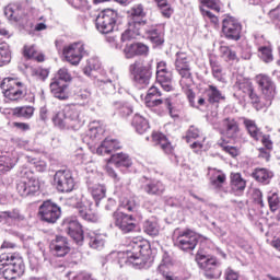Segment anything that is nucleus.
Segmentation results:
<instances>
[{
    "instance_id": "9",
    "label": "nucleus",
    "mask_w": 280,
    "mask_h": 280,
    "mask_svg": "<svg viewBox=\"0 0 280 280\" xmlns=\"http://www.w3.org/2000/svg\"><path fill=\"white\" fill-rule=\"evenodd\" d=\"M1 91L4 97H7V100H11V102H16V100H23V97H25V94L27 93L25 84L14 78H4L2 80Z\"/></svg>"
},
{
    "instance_id": "44",
    "label": "nucleus",
    "mask_w": 280,
    "mask_h": 280,
    "mask_svg": "<svg viewBox=\"0 0 280 280\" xmlns=\"http://www.w3.org/2000/svg\"><path fill=\"white\" fill-rule=\"evenodd\" d=\"M210 67L212 70V75L218 82H224V77L222 75V66L218 60L210 58Z\"/></svg>"
},
{
    "instance_id": "21",
    "label": "nucleus",
    "mask_w": 280,
    "mask_h": 280,
    "mask_svg": "<svg viewBox=\"0 0 280 280\" xmlns=\"http://www.w3.org/2000/svg\"><path fill=\"white\" fill-rule=\"evenodd\" d=\"M50 250L55 257H66L71 250L69 240H67L65 236H56L50 242Z\"/></svg>"
},
{
    "instance_id": "40",
    "label": "nucleus",
    "mask_w": 280,
    "mask_h": 280,
    "mask_svg": "<svg viewBox=\"0 0 280 280\" xmlns=\"http://www.w3.org/2000/svg\"><path fill=\"white\" fill-rule=\"evenodd\" d=\"M143 38H150L151 43H154L155 45H163V35L159 33V30H156V26L150 25L147 33L144 34Z\"/></svg>"
},
{
    "instance_id": "29",
    "label": "nucleus",
    "mask_w": 280,
    "mask_h": 280,
    "mask_svg": "<svg viewBox=\"0 0 280 280\" xmlns=\"http://www.w3.org/2000/svg\"><path fill=\"white\" fill-rule=\"evenodd\" d=\"M86 240L90 248H93L94 250H102L106 244V238H104V235L95 232L88 233Z\"/></svg>"
},
{
    "instance_id": "10",
    "label": "nucleus",
    "mask_w": 280,
    "mask_h": 280,
    "mask_svg": "<svg viewBox=\"0 0 280 280\" xmlns=\"http://www.w3.org/2000/svg\"><path fill=\"white\" fill-rule=\"evenodd\" d=\"M117 19H119V14L113 9L101 11L96 18V30L101 34H110L117 25Z\"/></svg>"
},
{
    "instance_id": "24",
    "label": "nucleus",
    "mask_w": 280,
    "mask_h": 280,
    "mask_svg": "<svg viewBox=\"0 0 280 280\" xmlns=\"http://www.w3.org/2000/svg\"><path fill=\"white\" fill-rule=\"evenodd\" d=\"M77 210L82 220H85L86 222H100V214L91 209V203H89L88 206L83 203H78Z\"/></svg>"
},
{
    "instance_id": "55",
    "label": "nucleus",
    "mask_w": 280,
    "mask_h": 280,
    "mask_svg": "<svg viewBox=\"0 0 280 280\" xmlns=\"http://www.w3.org/2000/svg\"><path fill=\"white\" fill-rule=\"evenodd\" d=\"M9 217V222H22L25 217L21 213L19 209H13L12 211H7Z\"/></svg>"
},
{
    "instance_id": "35",
    "label": "nucleus",
    "mask_w": 280,
    "mask_h": 280,
    "mask_svg": "<svg viewBox=\"0 0 280 280\" xmlns=\"http://www.w3.org/2000/svg\"><path fill=\"white\" fill-rule=\"evenodd\" d=\"M109 163H114L116 167H132V160L125 153L113 154Z\"/></svg>"
},
{
    "instance_id": "31",
    "label": "nucleus",
    "mask_w": 280,
    "mask_h": 280,
    "mask_svg": "<svg viewBox=\"0 0 280 280\" xmlns=\"http://www.w3.org/2000/svg\"><path fill=\"white\" fill-rule=\"evenodd\" d=\"M243 125L254 141H259V139H261V129L257 127V122H255V120L244 117Z\"/></svg>"
},
{
    "instance_id": "58",
    "label": "nucleus",
    "mask_w": 280,
    "mask_h": 280,
    "mask_svg": "<svg viewBox=\"0 0 280 280\" xmlns=\"http://www.w3.org/2000/svg\"><path fill=\"white\" fill-rule=\"evenodd\" d=\"M200 137V129L196 126H190L186 132V141L189 142L191 139H198Z\"/></svg>"
},
{
    "instance_id": "37",
    "label": "nucleus",
    "mask_w": 280,
    "mask_h": 280,
    "mask_svg": "<svg viewBox=\"0 0 280 280\" xmlns=\"http://www.w3.org/2000/svg\"><path fill=\"white\" fill-rule=\"evenodd\" d=\"M88 189L92 195V197L94 198L96 202V207L97 205H100V200L106 197V187H104L103 185H100V184L89 185Z\"/></svg>"
},
{
    "instance_id": "64",
    "label": "nucleus",
    "mask_w": 280,
    "mask_h": 280,
    "mask_svg": "<svg viewBox=\"0 0 280 280\" xmlns=\"http://www.w3.org/2000/svg\"><path fill=\"white\" fill-rule=\"evenodd\" d=\"M221 51L224 58H226V60H237V54H235V51L232 50L231 48L222 47Z\"/></svg>"
},
{
    "instance_id": "12",
    "label": "nucleus",
    "mask_w": 280,
    "mask_h": 280,
    "mask_svg": "<svg viewBox=\"0 0 280 280\" xmlns=\"http://www.w3.org/2000/svg\"><path fill=\"white\" fill-rule=\"evenodd\" d=\"M175 246L180 250L189 253L198 246V235L191 230H175L174 231Z\"/></svg>"
},
{
    "instance_id": "25",
    "label": "nucleus",
    "mask_w": 280,
    "mask_h": 280,
    "mask_svg": "<svg viewBox=\"0 0 280 280\" xmlns=\"http://www.w3.org/2000/svg\"><path fill=\"white\" fill-rule=\"evenodd\" d=\"M142 191L148 196H163L165 185L161 180H151L141 186Z\"/></svg>"
},
{
    "instance_id": "50",
    "label": "nucleus",
    "mask_w": 280,
    "mask_h": 280,
    "mask_svg": "<svg viewBox=\"0 0 280 280\" xmlns=\"http://www.w3.org/2000/svg\"><path fill=\"white\" fill-rule=\"evenodd\" d=\"M106 173L108 174V176H110V178H114V183H115V187L116 189H121V187H124V182L121 180V178L117 175V173L115 172V170L110 166V164H107L106 167Z\"/></svg>"
},
{
    "instance_id": "27",
    "label": "nucleus",
    "mask_w": 280,
    "mask_h": 280,
    "mask_svg": "<svg viewBox=\"0 0 280 280\" xmlns=\"http://www.w3.org/2000/svg\"><path fill=\"white\" fill-rule=\"evenodd\" d=\"M152 139L155 145H160L161 150H163L165 154H172L174 152V147H172V143H170V140H167L165 135L161 132H153Z\"/></svg>"
},
{
    "instance_id": "43",
    "label": "nucleus",
    "mask_w": 280,
    "mask_h": 280,
    "mask_svg": "<svg viewBox=\"0 0 280 280\" xmlns=\"http://www.w3.org/2000/svg\"><path fill=\"white\" fill-rule=\"evenodd\" d=\"M113 106L120 117H129V115H132V106L128 103L114 102Z\"/></svg>"
},
{
    "instance_id": "38",
    "label": "nucleus",
    "mask_w": 280,
    "mask_h": 280,
    "mask_svg": "<svg viewBox=\"0 0 280 280\" xmlns=\"http://www.w3.org/2000/svg\"><path fill=\"white\" fill-rule=\"evenodd\" d=\"M143 231L147 233V235H150L151 237H156L159 235L161 228L159 226V222L156 219H149L144 221L143 223Z\"/></svg>"
},
{
    "instance_id": "16",
    "label": "nucleus",
    "mask_w": 280,
    "mask_h": 280,
    "mask_svg": "<svg viewBox=\"0 0 280 280\" xmlns=\"http://www.w3.org/2000/svg\"><path fill=\"white\" fill-rule=\"evenodd\" d=\"M63 56L67 62L78 67L82 61V58L86 56V50L84 49V45L82 42L73 43L63 48Z\"/></svg>"
},
{
    "instance_id": "32",
    "label": "nucleus",
    "mask_w": 280,
    "mask_h": 280,
    "mask_svg": "<svg viewBox=\"0 0 280 280\" xmlns=\"http://www.w3.org/2000/svg\"><path fill=\"white\" fill-rule=\"evenodd\" d=\"M231 187L236 196H240L246 189V180L242 178V174L233 173L231 175Z\"/></svg>"
},
{
    "instance_id": "61",
    "label": "nucleus",
    "mask_w": 280,
    "mask_h": 280,
    "mask_svg": "<svg viewBox=\"0 0 280 280\" xmlns=\"http://www.w3.org/2000/svg\"><path fill=\"white\" fill-rule=\"evenodd\" d=\"M124 54L128 59L137 57V43L126 45Z\"/></svg>"
},
{
    "instance_id": "15",
    "label": "nucleus",
    "mask_w": 280,
    "mask_h": 280,
    "mask_svg": "<svg viewBox=\"0 0 280 280\" xmlns=\"http://www.w3.org/2000/svg\"><path fill=\"white\" fill-rule=\"evenodd\" d=\"M256 82L266 100L264 106H271L272 100H275V95H277L275 82H272V79L266 74L256 75Z\"/></svg>"
},
{
    "instance_id": "62",
    "label": "nucleus",
    "mask_w": 280,
    "mask_h": 280,
    "mask_svg": "<svg viewBox=\"0 0 280 280\" xmlns=\"http://www.w3.org/2000/svg\"><path fill=\"white\" fill-rule=\"evenodd\" d=\"M150 54V47L142 43H136V56H148Z\"/></svg>"
},
{
    "instance_id": "45",
    "label": "nucleus",
    "mask_w": 280,
    "mask_h": 280,
    "mask_svg": "<svg viewBox=\"0 0 280 280\" xmlns=\"http://www.w3.org/2000/svg\"><path fill=\"white\" fill-rule=\"evenodd\" d=\"M129 14L130 21L145 19V9L143 8V4H136L130 9Z\"/></svg>"
},
{
    "instance_id": "14",
    "label": "nucleus",
    "mask_w": 280,
    "mask_h": 280,
    "mask_svg": "<svg viewBox=\"0 0 280 280\" xmlns=\"http://www.w3.org/2000/svg\"><path fill=\"white\" fill-rule=\"evenodd\" d=\"M38 213L43 222H47V224H56V222L60 220V215H62V210L51 200H46L39 206Z\"/></svg>"
},
{
    "instance_id": "56",
    "label": "nucleus",
    "mask_w": 280,
    "mask_h": 280,
    "mask_svg": "<svg viewBox=\"0 0 280 280\" xmlns=\"http://www.w3.org/2000/svg\"><path fill=\"white\" fill-rule=\"evenodd\" d=\"M268 205L271 211H277V209H279V195H277V192L268 196Z\"/></svg>"
},
{
    "instance_id": "42",
    "label": "nucleus",
    "mask_w": 280,
    "mask_h": 280,
    "mask_svg": "<svg viewBox=\"0 0 280 280\" xmlns=\"http://www.w3.org/2000/svg\"><path fill=\"white\" fill-rule=\"evenodd\" d=\"M13 115L15 117H22L23 119H32V117H34V107L33 106L15 107L13 109Z\"/></svg>"
},
{
    "instance_id": "4",
    "label": "nucleus",
    "mask_w": 280,
    "mask_h": 280,
    "mask_svg": "<svg viewBox=\"0 0 280 280\" xmlns=\"http://www.w3.org/2000/svg\"><path fill=\"white\" fill-rule=\"evenodd\" d=\"M18 176L23 178L16 184V191L20 196L27 198V196H34V194L40 191V180L34 176L30 166H21Z\"/></svg>"
},
{
    "instance_id": "54",
    "label": "nucleus",
    "mask_w": 280,
    "mask_h": 280,
    "mask_svg": "<svg viewBox=\"0 0 280 280\" xmlns=\"http://www.w3.org/2000/svg\"><path fill=\"white\" fill-rule=\"evenodd\" d=\"M30 165H34L37 172H47V162L43 160L28 159Z\"/></svg>"
},
{
    "instance_id": "18",
    "label": "nucleus",
    "mask_w": 280,
    "mask_h": 280,
    "mask_svg": "<svg viewBox=\"0 0 280 280\" xmlns=\"http://www.w3.org/2000/svg\"><path fill=\"white\" fill-rule=\"evenodd\" d=\"M135 221L132 214H126L121 211L114 212L115 226H117L121 233H132V231L137 229Z\"/></svg>"
},
{
    "instance_id": "46",
    "label": "nucleus",
    "mask_w": 280,
    "mask_h": 280,
    "mask_svg": "<svg viewBox=\"0 0 280 280\" xmlns=\"http://www.w3.org/2000/svg\"><path fill=\"white\" fill-rule=\"evenodd\" d=\"M102 135H104V129L102 128V126H100V122H91L88 137H90V139H100Z\"/></svg>"
},
{
    "instance_id": "30",
    "label": "nucleus",
    "mask_w": 280,
    "mask_h": 280,
    "mask_svg": "<svg viewBox=\"0 0 280 280\" xmlns=\"http://www.w3.org/2000/svg\"><path fill=\"white\" fill-rule=\"evenodd\" d=\"M275 174L267 168H255L252 173V178H255L257 183H262V185H268L272 180Z\"/></svg>"
},
{
    "instance_id": "1",
    "label": "nucleus",
    "mask_w": 280,
    "mask_h": 280,
    "mask_svg": "<svg viewBox=\"0 0 280 280\" xmlns=\"http://www.w3.org/2000/svg\"><path fill=\"white\" fill-rule=\"evenodd\" d=\"M51 121L59 130H80L84 126V107L80 104L68 105L56 110Z\"/></svg>"
},
{
    "instance_id": "7",
    "label": "nucleus",
    "mask_w": 280,
    "mask_h": 280,
    "mask_svg": "<svg viewBox=\"0 0 280 280\" xmlns=\"http://www.w3.org/2000/svg\"><path fill=\"white\" fill-rule=\"evenodd\" d=\"M196 261L198 266L205 270L207 279H219L222 275L220 264L215 257L205 254L203 252H198L196 255Z\"/></svg>"
},
{
    "instance_id": "33",
    "label": "nucleus",
    "mask_w": 280,
    "mask_h": 280,
    "mask_svg": "<svg viewBox=\"0 0 280 280\" xmlns=\"http://www.w3.org/2000/svg\"><path fill=\"white\" fill-rule=\"evenodd\" d=\"M209 174L210 183L214 189H220V187H222V184L226 183V175L222 171L210 168Z\"/></svg>"
},
{
    "instance_id": "47",
    "label": "nucleus",
    "mask_w": 280,
    "mask_h": 280,
    "mask_svg": "<svg viewBox=\"0 0 280 280\" xmlns=\"http://www.w3.org/2000/svg\"><path fill=\"white\" fill-rule=\"evenodd\" d=\"M24 56L25 58H33L37 60V62H44L45 61V56L38 55L36 51V48L34 46H25L24 47Z\"/></svg>"
},
{
    "instance_id": "2",
    "label": "nucleus",
    "mask_w": 280,
    "mask_h": 280,
    "mask_svg": "<svg viewBox=\"0 0 280 280\" xmlns=\"http://www.w3.org/2000/svg\"><path fill=\"white\" fill-rule=\"evenodd\" d=\"M121 255L120 264L133 266V268H143L150 257V242L142 237H136Z\"/></svg>"
},
{
    "instance_id": "36",
    "label": "nucleus",
    "mask_w": 280,
    "mask_h": 280,
    "mask_svg": "<svg viewBox=\"0 0 280 280\" xmlns=\"http://www.w3.org/2000/svg\"><path fill=\"white\" fill-rule=\"evenodd\" d=\"M156 82L167 93H170V91H174V86L172 85V71L162 72L161 74H156Z\"/></svg>"
},
{
    "instance_id": "20",
    "label": "nucleus",
    "mask_w": 280,
    "mask_h": 280,
    "mask_svg": "<svg viewBox=\"0 0 280 280\" xmlns=\"http://www.w3.org/2000/svg\"><path fill=\"white\" fill-rule=\"evenodd\" d=\"M221 135L231 139L232 141H237L240 138V122L235 118L228 117L222 120V128L220 129Z\"/></svg>"
},
{
    "instance_id": "17",
    "label": "nucleus",
    "mask_w": 280,
    "mask_h": 280,
    "mask_svg": "<svg viewBox=\"0 0 280 280\" xmlns=\"http://www.w3.org/2000/svg\"><path fill=\"white\" fill-rule=\"evenodd\" d=\"M63 231L78 244L82 246L84 244V231H82V225L75 219H66L62 222Z\"/></svg>"
},
{
    "instance_id": "6",
    "label": "nucleus",
    "mask_w": 280,
    "mask_h": 280,
    "mask_svg": "<svg viewBox=\"0 0 280 280\" xmlns=\"http://www.w3.org/2000/svg\"><path fill=\"white\" fill-rule=\"evenodd\" d=\"M152 62L143 63L139 60H136L133 63L129 66V73L132 78V82L139 89H144L150 84V80H152Z\"/></svg>"
},
{
    "instance_id": "8",
    "label": "nucleus",
    "mask_w": 280,
    "mask_h": 280,
    "mask_svg": "<svg viewBox=\"0 0 280 280\" xmlns=\"http://www.w3.org/2000/svg\"><path fill=\"white\" fill-rule=\"evenodd\" d=\"M175 57V69L182 78L179 84L180 86H183V89H189V86H191V82H194V80L191 79L189 56L187 55V52L178 51L176 52Z\"/></svg>"
},
{
    "instance_id": "41",
    "label": "nucleus",
    "mask_w": 280,
    "mask_h": 280,
    "mask_svg": "<svg viewBox=\"0 0 280 280\" xmlns=\"http://www.w3.org/2000/svg\"><path fill=\"white\" fill-rule=\"evenodd\" d=\"M19 159L10 155L0 156V172H10V170L14 168Z\"/></svg>"
},
{
    "instance_id": "28",
    "label": "nucleus",
    "mask_w": 280,
    "mask_h": 280,
    "mask_svg": "<svg viewBox=\"0 0 280 280\" xmlns=\"http://www.w3.org/2000/svg\"><path fill=\"white\" fill-rule=\"evenodd\" d=\"M129 27L136 36L144 37L148 30L150 28V24H148V21H145L143 19H141V20H130L129 21Z\"/></svg>"
},
{
    "instance_id": "57",
    "label": "nucleus",
    "mask_w": 280,
    "mask_h": 280,
    "mask_svg": "<svg viewBox=\"0 0 280 280\" xmlns=\"http://www.w3.org/2000/svg\"><path fill=\"white\" fill-rule=\"evenodd\" d=\"M219 145L223 149L224 152H228L231 156H237L240 154V149L237 147L226 145L224 140L219 141Z\"/></svg>"
},
{
    "instance_id": "49",
    "label": "nucleus",
    "mask_w": 280,
    "mask_h": 280,
    "mask_svg": "<svg viewBox=\"0 0 280 280\" xmlns=\"http://www.w3.org/2000/svg\"><path fill=\"white\" fill-rule=\"evenodd\" d=\"M258 51L264 62H272V60H275V57H272V48H270V46L258 47Z\"/></svg>"
},
{
    "instance_id": "11",
    "label": "nucleus",
    "mask_w": 280,
    "mask_h": 280,
    "mask_svg": "<svg viewBox=\"0 0 280 280\" xmlns=\"http://www.w3.org/2000/svg\"><path fill=\"white\" fill-rule=\"evenodd\" d=\"M145 104L149 107L154 106H161V104H164V106L167 108L171 117H178V114H176V109L172 106V98H163V93H161V90L156 88L155 85L151 86L148 90L147 96H145Z\"/></svg>"
},
{
    "instance_id": "48",
    "label": "nucleus",
    "mask_w": 280,
    "mask_h": 280,
    "mask_svg": "<svg viewBox=\"0 0 280 280\" xmlns=\"http://www.w3.org/2000/svg\"><path fill=\"white\" fill-rule=\"evenodd\" d=\"M96 85L102 89V91H105V93H113L115 91V84L113 83V80L107 79H97Z\"/></svg>"
},
{
    "instance_id": "3",
    "label": "nucleus",
    "mask_w": 280,
    "mask_h": 280,
    "mask_svg": "<svg viewBox=\"0 0 280 280\" xmlns=\"http://www.w3.org/2000/svg\"><path fill=\"white\" fill-rule=\"evenodd\" d=\"M0 272L3 279L16 280L25 275V262L19 253L5 252L0 255Z\"/></svg>"
},
{
    "instance_id": "34",
    "label": "nucleus",
    "mask_w": 280,
    "mask_h": 280,
    "mask_svg": "<svg viewBox=\"0 0 280 280\" xmlns=\"http://www.w3.org/2000/svg\"><path fill=\"white\" fill-rule=\"evenodd\" d=\"M206 95L208 97L209 104H219L225 100L224 94L215 85H208L206 89Z\"/></svg>"
},
{
    "instance_id": "63",
    "label": "nucleus",
    "mask_w": 280,
    "mask_h": 280,
    "mask_svg": "<svg viewBox=\"0 0 280 280\" xmlns=\"http://www.w3.org/2000/svg\"><path fill=\"white\" fill-rule=\"evenodd\" d=\"M253 200L256 205H259L261 209H264V194L259 189H255L253 192Z\"/></svg>"
},
{
    "instance_id": "23",
    "label": "nucleus",
    "mask_w": 280,
    "mask_h": 280,
    "mask_svg": "<svg viewBox=\"0 0 280 280\" xmlns=\"http://www.w3.org/2000/svg\"><path fill=\"white\" fill-rule=\"evenodd\" d=\"M121 143L115 139L106 138L101 145L96 149V154L100 156H106V154H113L115 150H119Z\"/></svg>"
},
{
    "instance_id": "19",
    "label": "nucleus",
    "mask_w": 280,
    "mask_h": 280,
    "mask_svg": "<svg viewBox=\"0 0 280 280\" xmlns=\"http://www.w3.org/2000/svg\"><path fill=\"white\" fill-rule=\"evenodd\" d=\"M222 32L230 40H240L242 24L235 18H226L223 20Z\"/></svg>"
},
{
    "instance_id": "59",
    "label": "nucleus",
    "mask_w": 280,
    "mask_h": 280,
    "mask_svg": "<svg viewBox=\"0 0 280 280\" xmlns=\"http://www.w3.org/2000/svg\"><path fill=\"white\" fill-rule=\"evenodd\" d=\"M67 2L77 10H86L89 8L88 0H67Z\"/></svg>"
},
{
    "instance_id": "26",
    "label": "nucleus",
    "mask_w": 280,
    "mask_h": 280,
    "mask_svg": "<svg viewBox=\"0 0 280 280\" xmlns=\"http://www.w3.org/2000/svg\"><path fill=\"white\" fill-rule=\"evenodd\" d=\"M131 126L138 135H144L150 130V121L147 120L141 114H135L131 120Z\"/></svg>"
},
{
    "instance_id": "60",
    "label": "nucleus",
    "mask_w": 280,
    "mask_h": 280,
    "mask_svg": "<svg viewBox=\"0 0 280 280\" xmlns=\"http://www.w3.org/2000/svg\"><path fill=\"white\" fill-rule=\"evenodd\" d=\"M225 279L226 280H248L244 276H240L237 271L233 270L232 268H228L225 270Z\"/></svg>"
},
{
    "instance_id": "52",
    "label": "nucleus",
    "mask_w": 280,
    "mask_h": 280,
    "mask_svg": "<svg viewBox=\"0 0 280 280\" xmlns=\"http://www.w3.org/2000/svg\"><path fill=\"white\" fill-rule=\"evenodd\" d=\"M100 69V61L97 59H90L88 60V65L84 67L83 72L85 75L91 77V72Z\"/></svg>"
},
{
    "instance_id": "13",
    "label": "nucleus",
    "mask_w": 280,
    "mask_h": 280,
    "mask_svg": "<svg viewBox=\"0 0 280 280\" xmlns=\"http://www.w3.org/2000/svg\"><path fill=\"white\" fill-rule=\"evenodd\" d=\"M54 185L61 194H69L75 187V179L73 173L69 170H59L54 175Z\"/></svg>"
},
{
    "instance_id": "22",
    "label": "nucleus",
    "mask_w": 280,
    "mask_h": 280,
    "mask_svg": "<svg viewBox=\"0 0 280 280\" xmlns=\"http://www.w3.org/2000/svg\"><path fill=\"white\" fill-rule=\"evenodd\" d=\"M199 1L203 5V7H200L202 16H205V19H209L211 23L217 25L218 16H215L209 10H213L214 12H220V0H199ZM206 8H209V10H207Z\"/></svg>"
},
{
    "instance_id": "5",
    "label": "nucleus",
    "mask_w": 280,
    "mask_h": 280,
    "mask_svg": "<svg viewBox=\"0 0 280 280\" xmlns=\"http://www.w3.org/2000/svg\"><path fill=\"white\" fill-rule=\"evenodd\" d=\"M73 78L71 72L67 68H60L54 79L50 82V92L57 100H69L71 93L69 92V84Z\"/></svg>"
},
{
    "instance_id": "39",
    "label": "nucleus",
    "mask_w": 280,
    "mask_h": 280,
    "mask_svg": "<svg viewBox=\"0 0 280 280\" xmlns=\"http://www.w3.org/2000/svg\"><path fill=\"white\" fill-rule=\"evenodd\" d=\"M12 60V50L10 49V45L8 43H0V67H4V65H10Z\"/></svg>"
},
{
    "instance_id": "53",
    "label": "nucleus",
    "mask_w": 280,
    "mask_h": 280,
    "mask_svg": "<svg viewBox=\"0 0 280 280\" xmlns=\"http://www.w3.org/2000/svg\"><path fill=\"white\" fill-rule=\"evenodd\" d=\"M120 205L127 211H137L138 209L137 201L133 198H125L120 201Z\"/></svg>"
},
{
    "instance_id": "51",
    "label": "nucleus",
    "mask_w": 280,
    "mask_h": 280,
    "mask_svg": "<svg viewBox=\"0 0 280 280\" xmlns=\"http://www.w3.org/2000/svg\"><path fill=\"white\" fill-rule=\"evenodd\" d=\"M235 89L243 93V97L249 93V91L253 89V83L250 81H238L235 84Z\"/></svg>"
}]
</instances>
